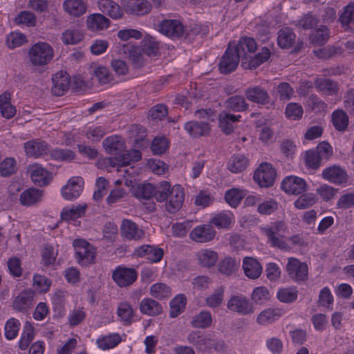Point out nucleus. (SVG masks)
I'll use <instances>...</instances> for the list:
<instances>
[{
  "label": "nucleus",
  "mask_w": 354,
  "mask_h": 354,
  "mask_svg": "<svg viewBox=\"0 0 354 354\" xmlns=\"http://www.w3.org/2000/svg\"><path fill=\"white\" fill-rule=\"evenodd\" d=\"M185 198L183 188L176 185L171 187L167 181L160 183L156 194V201L163 202L166 201L165 207L168 212L174 214L177 212L182 207Z\"/></svg>",
  "instance_id": "nucleus-1"
},
{
  "label": "nucleus",
  "mask_w": 354,
  "mask_h": 354,
  "mask_svg": "<svg viewBox=\"0 0 354 354\" xmlns=\"http://www.w3.org/2000/svg\"><path fill=\"white\" fill-rule=\"evenodd\" d=\"M54 57V50L47 42L39 41L34 44L29 49V62L35 66H44Z\"/></svg>",
  "instance_id": "nucleus-2"
},
{
  "label": "nucleus",
  "mask_w": 354,
  "mask_h": 354,
  "mask_svg": "<svg viewBox=\"0 0 354 354\" xmlns=\"http://www.w3.org/2000/svg\"><path fill=\"white\" fill-rule=\"evenodd\" d=\"M73 245L75 251V258L80 264L87 266L94 263L96 250L91 244L83 239H76Z\"/></svg>",
  "instance_id": "nucleus-3"
},
{
  "label": "nucleus",
  "mask_w": 354,
  "mask_h": 354,
  "mask_svg": "<svg viewBox=\"0 0 354 354\" xmlns=\"http://www.w3.org/2000/svg\"><path fill=\"white\" fill-rule=\"evenodd\" d=\"M241 59V57L233 48L232 44L230 43L219 62L220 72L223 74L233 72L237 68Z\"/></svg>",
  "instance_id": "nucleus-4"
},
{
  "label": "nucleus",
  "mask_w": 354,
  "mask_h": 354,
  "mask_svg": "<svg viewBox=\"0 0 354 354\" xmlns=\"http://www.w3.org/2000/svg\"><path fill=\"white\" fill-rule=\"evenodd\" d=\"M277 172L272 166L267 162L261 163L254 174V180L260 187H270L273 185Z\"/></svg>",
  "instance_id": "nucleus-5"
},
{
  "label": "nucleus",
  "mask_w": 354,
  "mask_h": 354,
  "mask_svg": "<svg viewBox=\"0 0 354 354\" xmlns=\"http://www.w3.org/2000/svg\"><path fill=\"white\" fill-rule=\"evenodd\" d=\"M227 308L241 315H248L254 312V306L249 299L241 295H234L227 301Z\"/></svg>",
  "instance_id": "nucleus-6"
},
{
  "label": "nucleus",
  "mask_w": 354,
  "mask_h": 354,
  "mask_svg": "<svg viewBox=\"0 0 354 354\" xmlns=\"http://www.w3.org/2000/svg\"><path fill=\"white\" fill-rule=\"evenodd\" d=\"M288 276L296 281H305L308 279V268L306 263H301L296 258H288L286 265Z\"/></svg>",
  "instance_id": "nucleus-7"
},
{
  "label": "nucleus",
  "mask_w": 354,
  "mask_h": 354,
  "mask_svg": "<svg viewBox=\"0 0 354 354\" xmlns=\"http://www.w3.org/2000/svg\"><path fill=\"white\" fill-rule=\"evenodd\" d=\"M322 177L324 180L336 185L346 183L348 180L346 170L339 165H335L325 168L322 171Z\"/></svg>",
  "instance_id": "nucleus-8"
},
{
  "label": "nucleus",
  "mask_w": 354,
  "mask_h": 354,
  "mask_svg": "<svg viewBox=\"0 0 354 354\" xmlns=\"http://www.w3.org/2000/svg\"><path fill=\"white\" fill-rule=\"evenodd\" d=\"M112 278L120 287H127L136 280L137 272L133 268L119 267L113 272Z\"/></svg>",
  "instance_id": "nucleus-9"
},
{
  "label": "nucleus",
  "mask_w": 354,
  "mask_h": 354,
  "mask_svg": "<svg viewBox=\"0 0 354 354\" xmlns=\"http://www.w3.org/2000/svg\"><path fill=\"white\" fill-rule=\"evenodd\" d=\"M306 182L303 178L295 176L286 177L281 183L282 189L289 194H301L306 190Z\"/></svg>",
  "instance_id": "nucleus-10"
},
{
  "label": "nucleus",
  "mask_w": 354,
  "mask_h": 354,
  "mask_svg": "<svg viewBox=\"0 0 354 354\" xmlns=\"http://www.w3.org/2000/svg\"><path fill=\"white\" fill-rule=\"evenodd\" d=\"M159 31L169 37L180 38L184 35L185 30L180 21L166 19L160 24Z\"/></svg>",
  "instance_id": "nucleus-11"
},
{
  "label": "nucleus",
  "mask_w": 354,
  "mask_h": 354,
  "mask_svg": "<svg viewBox=\"0 0 354 354\" xmlns=\"http://www.w3.org/2000/svg\"><path fill=\"white\" fill-rule=\"evenodd\" d=\"M84 185V181L82 177L71 178L62 189L63 197L66 200H73L79 197L83 191Z\"/></svg>",
  "instance_id": "nucleus-12"
},
{
  "label": "nucleus",
  "mask_w": 354,
  "mask_h": 354,
  "mask_svg": "<svg viewBox=\"0 0 354 354\" xmlns=\"http://www.w3.org/2000/svg\"><path fill=\"white\" fill-rule=\"evenodd\" d=\"M216 231L210 224H204L194 227L189 234V238L197 243H207L212 241Z\"/></svg>",
  "instance_id": "nucleus-13"
},
{
  "label": "nucleus",
  "mask_w": 354,
  "mask_h": 354,
  "mask_svg": "<svg viewBox=\"0 0 354 354\" xmlns=\"http://www.w3.org/2000/svg\"><path fill=\"white\" fill-rule=\"evenodd\" d=\"M28 173L32 183L38 186L47 185L51 180V174L38 164L29 165Z\"/></svg>",
  "instance_id": "nucleus-14"
},
{
  "label": "nucleus",
  "mask_w": 354,
  "mask_h": 354,
  "mask_svg": "<svg viewBox=\"0 0 354 354\" xmlns=\"http://www.w3.org/2000/svg\"><path fill=\"white\" fill-rule=\"evenodd\" d=\"M246 98L259 105H266L270 102V97L267 90L261 86H253L246 88Z\"/></svg>",
  "instance_id": "nucleus-15"
},
{
  "label": "nucleus",
  "mask_w": 354,
  "mask_h": 354,
  "mask_svg": "<svg viewBox=\"0 0 354 354\" xmlns=\"http://www.w3.org/2000/svg\"><path fill=\"white\" fill-rule=\"evenodd\" d=\"M122 5L129 14L143 15L149 12L151 5L146 0H122Z\"/></svg>",
  "instance_id": "nucleus-16"
},
{
  "label": "nucleus",
  "mask_w": 354,
  "mask_h": 354,
  "mask_svg": "<svg viewBox=\"0 0 354 354\" xmlns=\"http://www.w3.org/2000/svg\"><path fill=\"white\" fill-rule=\"evenodd\" d=\"M53 86L51 88L54 95L62 96L69 88L70 76L62 71L56 73L52 77Z\"/></svg>",
  "instance_id": "nucleus-17"
},
{
  "label": "nucleus",
  "mask_w": 354,
  "mask_h": 354,
  "mask_svg": "<svg viewBox=\"0 0 354 354\" xmlns=\"http://www.w3.org/2000/svg\"><path fill=\"white\" fill-rule=\"evenodd\" d=\"M163 254L162 248L151 245H142L136 248L134 252V254L137 257H145L153 263L159 262L162 259Z\"/></svg>",
  "instance_id": "nucleus-18"
},
{
  "label": "nucleus",
  "mask_w": 354,
  "mask_h": 354,
  "mask_svg": "<svg viewBox=\"0 0 354 354\" xmlns=\"http://www.w3.org/2000/svg\"><path fill=\"white\" fill-rule=\"evenodd\" d=\"M35 292L31 290L21 292L14 299L12 307L19 312H24L33 306Z\"/></svg>",
  "instance_id": "nucleus-19"
},
{
  "label": "nucleus",
  "mask_w": 354,
  "mask_h": 354,
  "mask_svg": "<svg viewBox=\"0 0 354 354\" xmlns=\"http://www.w3.org/2000/svg\"><path fill=\"white\" fill-rule=\"evenodd\" d=\"M233 48L241 58V62L246 61L248 58L247 53H252L257 50V43L253 38L242 37L238 44H232Z\"/></svg>",
  "instance_id": "nucleus-20"
},
{
  "label": "nucleus",
  "mask_w": 354,
  "mask_h": 354,
  "mask_svg": "<svg viewBox=\"0 0 354 354\" xmlns=\"http://www.w3.org/2000/svg\"><path fill=\"white\" fill-rule=\"evenodd\" d=\"M338 21L346 31L354 34V3L351 2L346 6L339 14Z\"/></svg>",
  "instance_id": "nucleus-21"
},
{
  "label": "nucleus",
  "mask_w": 354,
  "mask_h": 354,
  "mask_svg": "<svg viewBox=\"0 0 354 354\" xmlns=\"http://www.w3.org/2000/svg\"><path fill=\"white\" fill-rule=\"evenodd\" d=\"M102 145L106 153L116 156L120 155L126 148L124 140L118 136L106 138Z\"/></svg>",
  "instance_id": "nucleus-22"
},
{
  "label": "nucleus",
  "mask_w": 354,
  "mask_h": 354,
  "mask_svg": "<svg viewBox=\"0 0 354 354\" xmlns=\"http://www.w3.org/2000/svg\"><path fill=\"white\" fill-rule=\"evenodd\" d=\"M24 149L27 156L37 158L46 154L49 151V147L44 140L35 139L26 142Z\"/></svg>",
  "instance_id": "nucleus-23"
},
{
  "label": "nucleus",
  "mask_w": 354,
  "mask_h": 354,
  "mask_svg": "<svg viewBox=\"0 0 354 354\" xmlns=\"http://www.w3.org/2000/svg\"><path fill=\"white\" fill-rule=\"evenodd\" d=\"M121 234L129 240H140L144 237V231L130 220H124L121 225Z\"/></svg>",
  "instance_id": "nucleus-24"
},
{
  "label": "nucleus",
  "mask_w": 354,
  "mask_h": 354,
  "mask_svg": "<svg viewBox=\"0 0 354 354\" xmlns=\"http://www.w3.org/2000/svg\"><path fill=\"white\" fill-rule=\"evenodd\" d=\"M110 20L100 13L91 14L86 19V26L92 31H101L110 26Z\"/></svg>",
  "instance_id": "nucleus-25"
},
{
  "label": "nucleus",
  "mask_w": 354,
  "mask_h": 354,
  "mask_svg": "<svg viewBox=\"0 0 354 354\" xmlns=\"http://www.w3.org/2000/svg\"><path fill=\"white\" fill-rule=\"evenodd\" d=\"M270 51L268 48L263 47L261 50L250 60L241 62V66L244 69H254L266 62L270 57Z\"/></svg>",
  "instance_id": "nucleus-26"
},
{
  "label": "nucleus",
  "mask_w": 354,
  "mask_h": 354,
  "mask_svg": "<svg viewBox=\"0 0 354 354\" xmlns=\"http://www.w3.org/2000/svg\"><path fill=\"white\" fill-rule=\"evenodd\" d=\"M63 9L72 17H80L86 12L87 4L83 0H65Z\"/></svg>",
  "instance_id": "nucleus-27"
},
{
  "label": "nucleus",
  "mask_w": 354,
  "mask_h": 354,
  "mask_svg": "<svg viewBox=\"0 0 354 354\" xmlns=\"http://www.w3.org/2000/svg\"><path fill=\"white\" fill-rule=\"evenodd\" d=\"M243 269L245 274L250 279L259 278L262 272V267L259 262L252 257H245L243 261Z\"/></svg>",
  "instance_id": "nucleus-28"
},
{
  "label": "nucleus",
  "mask_w": 354,
  "mask_h": 354,
  "mask_svg": "<svg viewBox=\"0 0 354 354\" xmlns=\"http://www.w3.org/2000/svg\"><path fill=\"white\" fill-rule=\"evenodd\" d=\"M198 263L203 268H211L218 261V254L211 249H201L196 253Z\"/></svg>",
  "instance_id": "nucleus-29"
},
{
  "label": "nucleus",
  "mask_w": 354,
  "mask_h": 354,
  "mask_svg": "<svg viewBox=\"0 0 354 354\" xmlns=\"http://www.w3.org/2000/svg\"><path fill=\"white\" fill-rule=\"evenodd\" d=\"M140 312L146 315L154 317L162 313V306L156 300L151 298H145L140 303Z\"/></svg>",
  "instance_id": "nucleus-30"
},
{
  "label": "nucleus",
  "mask_w": 354,
  "mask_h": 354,
  "mask_svg": "<svg viewBox=\"0 0 354 354\" xmlns=\"http://www.w3.org/2000/svg\"><path fill=\"white\" fill-rule=\"evenodd\" d=\"M314 84L318 91L326 95H336L339 91L338 84L330 79L317 78Z\"/></svg>",
  "instance_id": "nucleus-31"
},
{
  "label": "nucleus",
  "mask_w": 354,
  "mask_h": 354,
  "mask_svg": "<svg viewBox=\"0 0 354 354\" xmlns=\"http://www.w3.org/2000/svg\"><path fill=\"white\" fill-rule=\"evenodd\" d=\"M185 131L192 136H206L209 133L208 123L205 122L190 121L185 124Z\"/></svg>",
  "instance_id": "nucleus-32"
},
{
  "label": "nucleus",
  "mask_w": 354,
  "mask_h": 354,
  "mask_svg": "<svg viewBox=\"0 0 354 354\" xmlns=\"http://www.w3.org/2000/svg\"><path fill=\"white\" fill-rule=\"evenodd\" d=\"M281 227L282 225L281 223H274L270 227L264 228L263 230L272 246L283 248H285L286 243L278 236Z\"/></svg>",
  "instance_id": "nucleus-33"
},
{
  "label": "nucleus",
  "mask_w": 354,
  "mask_h": 354,
  "mask_svg": "<svg viewBox=\"0 0 354 354\" xmlns=\"http://www.w3.org/2000/svg\"><path fill=\"white\" fill-rule=\"evenodd\" d=\"M88 207L86 203H84L77 205H72L71 207L64 208L61 212V218L63 220H75L84 216Z\"/></svg>",
  "instance_id": "nucleus-34"
},
{
  "label": "nucleus",
  "mask_w": 354,
  "mask_h": 354,
  "mask_svg": "<svg viewBox=\"0 0 354 354\" xmlns=\"http://www.w3.org/2000/svg\"><path fill=\"white\" fill-rule=\"evenodd\" d=\"M100 10L114 19H120L123 16V11L120 6L110 0L102 1L99 3Z\"/></svg>",
  "instance_id": "nucleus-35"
},
{
  "label": "nucleus",
  "mask_w": 354,
  "mask_h": 354,
  "mask_svg": "<svg viewBox=\"0 0 354 354\" xmlns=\"http://www.w3.org/2000/svg\"><path fill=\"white\" fill-rule=\"evenodd\" d=\"M295 37V34L290 28H283L278 32V45L281 48H289L294 44Z\"/></svg>",
  "instance_id": "nucleus-36"
},
{
  "label": "nucleus",
  "mask_w": 354,
  "mask_h": 354,
  "mask_svg": "<svg viewBox=\"0 0 354 354\" xmlns=\"http://www.w3.org/2000/svg\"><path fill=\"white\" fill-rule=\"evenodd\" d=\"M241 115H235L227 112H221L219 115V124L222 131L229 134L234 130V124L239 121Z\"/></svg>",
  "instance_id": "nucleus-37"
},
{
  "label": "nucleus",
  "mask_w": 354,
  "mask_h": 354,
  "mask_svg": "<svg viewBox=\"0 0 354 354\" xmlns=\"http://www.w3.org/2000/svg\"><path fill=\"white\" fill-rule=\"evenodd\" d=\"M41 196V191L35 188H29L21 194L20 203L22 205L30 206L39 202Z\"/></svg>",
  "instance_id": "nucleus-38"
},
{
  "label": "nucleus",
  "mask_w": 354,
  "mask_h": 354,
  "mask_svg": "<svg viewBox=\"0 0 354 354\" xmlns=\"http://www.w3.org/2000/svg\"><path fill=\"white\" fill-rule=\"evenodd\" d=\"M282 310L279 308H267L257 317V321L261 325H267L281 316Z\"/></svg>",
  "instance_id": "nucleus-39"
},
{
  "label": "nucleus",
  "mask_w": 354,
  "mask_h": 354,
  "mask_svg": "<svg viewBox=\"0 0 354 354\" xmlns=\"http://www.w3.org/2000/svg\"><path fill=\"white\" fill-rule=\"evenodd\" d=\"M212 317L209 311L202 310L193 317L191 325L196 328H206L210 326Z\"/></svg>",
  "instance_id": "nucleus-40"
},
{
  "label": "nucleus",
  "mask_w": 354,
  "mask_h": 354,
  "mask_svg": "<svg viewBox=\"0 0 354 354\" xmlns=\"http://www.w3.org/2000/svg\"><path fill=\"white\" fill-rule=\"evenodd\" d=\"M248 164V160L243 155L234 156L228 161L227 168L232 173H239L246 169Z\"/></svg>",
  "instance_id": "nucleus-41"
},
{
  "label": "nucleus",
  "mask_w": 354,
  "mask_h": 354,
  "mask_svg": "<svg viewBox=\"0 0 354 354\" xmlns=\"http://www.w3.org/2000/svg\"><path fill=\"white\" fill-rule=\"evenodd\" d=\"M122 341L120 335L118 333H112L109 335L100 337L97 340L98 347L102 350H108L116 346Z\"/></svg>",
  "instance_id": "nucleus-42"
},
{
  "label": "nucleus",
  "mask_w": 354,
  "mask_h": 354,
  "mask_svg": "<svg viewBox=\"0 0 354 354\" xmlns=\"http://www.w3.org/2000/svg\"><path fill=\"white\" fill-rule=\"evenodd\" d=\"M158 189L151 183H145L138 185L135 190V196L140 199H149L155 197L156 199Z\"/></svg>",
  "instance_id": "nucleus-43"
},
{
  "label": "nucleus",
  "mask_w": 354,
  "mask_h": 354,
  "mask_svg": "<svg viewBox=\"0 0 354 354\" xmlns=\"http://www.w3.org/2000/svg\"><path fill=\"white\" fill-rule=\"evenodd\" d=\"M332 121L335 128L339 131H344L348 125V117L343 110H337L332 114Z\"/></svg>",
  "instance_id": "nucleus-44"
},
{
  "label": "nucleus",
  "mask_w": 354,
  "mask_h": 354,
  "mask_svg": "<svg viewBox=\"0 0 354 354\" xmlns=\"http://www.w3.org/2000/svg\"><path fill=\"white\" fill-rule=\"evenodd\" d=\"M304 163L308 168L317 170L322 165V159L314 149L305 152Z\"/></svg>",
  "instance_id": "nucleus-45"
},
{
  "label": "nucleus",
  "mask_w": 354,
  "mask_h": 354,
  "mask_svg": "<svg viewBox=\"0 0 354 354\" xmlns=\"http://www.w3.org/2000/svg\"><path fill=\"white\" fill-rule=\"evenodd\" d=\"M225 106L234 111H243L248 109L245 98L241 95H234L225 101Z\"/></svg>",
  "instance_id": "nucleus-46"
},
{
  "label": "nucleus",
  "mask_w": 354,
  "mask_h": 354,
  "mask_svg": "<svg viewBox=\"0 0 354 354\" xmlns=\"http://www.w3.org/2000/svg\"><path fill=\"white\" fill-rule=\"evenodd\" d=\"M186 305V298L183 295H178L170 301L169 315L171 317H176L183 313Z\"/></svg>",
  "instance_id": "nucleus-47"
},
{
  "label": "nucleus",
  "mask_w": 354,
  "mask_h": 354,
  "mask_svg": "<svg viewBox=\"0 0 354 354\" xmlns=\"http://www.w3.org/2000/svg\"><path fill=\"white\" fill-rule=\"evenodd\" d=\"M150 295L158 299H163L171 295V288L165 283H156L151 286Z\"/></svg>",
  "instance_id": "nucleus-48"
},
{
  "label": "nucleus",
  "mask_w": 354,
  "mask_h": 354,
  "mask_svg": "<svg viewBox=\"0 0 354 354\" xmlns=\"http://www.w3.org/2000/svg\"><path fill=\"white\" fill-rule=\"evenodd\" d=\"M141 159V152L139 150L131 149L129 151H124L119 155L118 165L126 166L131 162H135Z\"/></svg>",
  "instance_id": "nucleus-49"
},
{
  "label": "nucleus",
  "mask_w": 354,
  "mask_h": 354,
  "mask_svg": "<svg viewBox=\"0 0 354 354\" xmlns=\"http://www.w3.org/2000/svg\"><path fill=\"white\" fill-rule=\"evenodd\" d=\"M83 38V33L77 29H68L62 33L61 37L64 44L71 45L79 43Z\"/></svg>",
  "instance_id": "nucleus-50"
},
{
  "label": "nucleus",
  "mask_w": 354,
  "mask_h": 354,
  "mask_svg": "<svg viewBox=\"0 0 354 354\" xmlns=\"http://www.w3.org/2000/svg\"><path fill=\"white\" fill-rule=\"evenodd\" d=\"M127 50L129 53V59H131L132 64L136 68H140L144 65L145 60L142 55V50L135 46H127Z\"/></svg>",
  "instance_id": "nucleus-51"
},
{
  "label": "nucleus",
  "mask_w": 354,
  "mask_h": 354,
  "mask_svg": "<svg viewBox=\"0 0 354 354\" xmlns=\"http://www.w3.org/2000/svg\"><path fill=\"white\" fill-rule=\"evenodd\" d=\"M329 30L326 26H321L311 35L312 42L315 44L324 45L329 39Z\"/></svg>",
  "instance_id": "nucleus-52"
},
{
  "label": "nucleus",
  "mask_w": 354,
  "mask_h": 354,
  "mask_svg": "<svg viewBox=\"0 0 354 354\" xmlns=\"http://www.w3.org/2000/svg\"><path fill=\"white\" fill-rule=\"evenodd\" d=\"M105 134L106 131L102 126H91L84 131L86 138L92 142H99Z\"/></svg>",
  "instance_id": "nucleus-53"
},
{
  "label": "nucleus",
  "mask_w": 354,
  "mask_h": 354,
  "mask_svg": "<svg viewBox=\"0 0 354 354\" xmlns=\"http://www.w3.org/2000/svg\"><path fill=\"white\" fill-rule=\"evenodd\" d=\"M34 338V328L30 324L27 322L24 327L23 333L19 342V346L21 350H26Z\"/></svg>",
  "instance_id": "nucleus-54"
},
{
  "label": "nucleus",
  "mask_w": 354,
  "mask_h": 354,
  "mask_svg": "<svg viewBox=\"0 0 354 354\" xmlns=\"http://www.w3.org/2000/svg\"><path fill=\"white\" fill-rule=\"evenodd\" d=\"M142 51L149 56H156L158 53L159 44L156 39L147 36L142 41Z\"/></svg>",
  "instance_id": "nucleus-55"
},
{
  "label": "nucleus",
  "mask_w": 354,
  "mask_h": 354,
  "mask_svg": "<svg viewBox=\"0 0 354 354\" xmlns=\"http://www.w3.org/2000/svg\"><path fill=\"white\" fill-rule=\"evenodd\" d=\"M17 162L13 158H6L0 162V175L3 177L10 176L15 173Z\"/></svg>",
  "instance_id": "nucleus-56"
},
{
  "label": "nucleus",
  "mask_w": 354,
  "mask_h": 354,
  "mask_svg": "<svg viewBox=\"0 0 354 354\" xmlns=\"http://www.w3.org/2000/svg\"><path fill=\"white\" fill-rule=\"evenodd\" d=\"M223 297L224 288L221 286L215 289L212 294L206 297L205 303L209 308H216L222 304Z\"/></svg>",
  "instance_id": "nucleus-57"
},
{
  "label": "nucleus",
  "mask_w": 354,
  "mask_h": 354,
  "mask_svg": "<svg viewBox=\"0 0 354 354\" xmlns=\"http://www.w3.org/2000/svg\"><path fill=\"white\" fill-rule=\"evenodd\" d=\"M92 75L100 84H108L113 80L109 69L102 66L93 68Z\"/></svg>",
  "instance_id": "nucleus-58"
},
{
  "label": "nucleus",
  "mask_w": 354,
  "mask_h": 354,
  "mask_svg": "<svg viewBox=\"0 0 354 354\" xmlns=\"http://www.w3.org/2000/svg\"><path fill=\"white\" fill-rule=\"evenodd\" d=\"M20 322L15 318L9 319L5 325V336L8 339H15L20 328Z\"/></svg>",
  "instance_id": "nucleus-59"
},
{
  "label": "nucleus",
  "mask_w": 354,
  "mask_h": 354,
  "mask_svg": "<svg viewBox=\"0 0 354 354\" xmlns=\"http://www.w3.org/2000/svg\"><path fill=\"white\" fill-rule=\"evenodd\" d=\"M237 268L238 265L234 259L231 257H225L220 262L218 270L221 273L229 276L234 273Z\"/></svg>",
  "instance_id": "nucleus-60"
},
{
  "label": "nucleus",
  "mask_w": 354,
  "mask_h": 354,
  "mask_svg": "<svg viewBox=\"0 0 354 354\" xmlns=\"http://www.w3.org/2000/svg\"><path fill=\"white\" fill-rule=\"evenodd\" d=\"M52 158L62 161H71L75 157V153L68 149H55L50 151Z\"/></svg>",
  "instance_id": "nucleus-61"
},
{
  "label": "nucleus",
  "mask_w": 354,
  "mask_h": 354,
  "mask_svg": "<svg viewBox=\"0 0 354 354\" xmlns=\"http://www.w3.org/2000/svg\"><path fill=\"white\" fill-rule=\"evenodd\" d=\"M251 298L256 304H261L270 298L268 288L264 286H259L254 289Z\"/></svg>",
  "instance_id": "nucleus-62"
},
{
  "label": "nucleus",
  "mask_w": 354,
  "mask_h": 354,
  "mask_svg": "<svg viewBox=\"0 0 354 354\" xmlns=\"http://www.w3.org/2000/svg\"><path fill=\"white\" fill-rule=\"evenodd\" d=\"M27 41L26 37L21 32H13L6 38V44L10 48L19 47Z\"/></svg>",
  "instance_id": "nucleus-63"
},
{
  "label": "nucleus",
  "mask_w": 354,
  "mask_h": 354,
  "mask_svg": "<svg viewBox=\"0 0 354 354\" xmlns=\"http://www.w3.org/2000/svg\"><path fill=\"white\" fill-rule=\"evenodd\" d=\"M317 201V198L313 194H305L298 198L295 202V206L297 209H306L313 205Z\"/></svg>",
  "instance_id": "nucleus-64"
}]
</instances>
